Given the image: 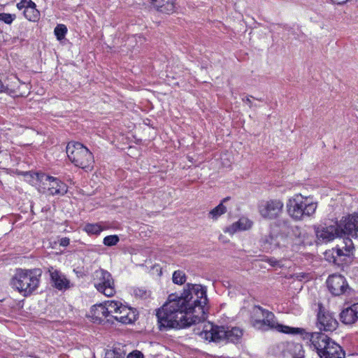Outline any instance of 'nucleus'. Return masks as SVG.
I'll return each instance as SVG.
<instances>
[{
  "instance_id": "37998d69",
  "label": "nucleus",
  "mask_w": 358,
  "mask_h": 358,
  "mask_svg": "<svg viewBox=\"0 0 358 358\" xmlns=\"http://www.w3.org/2000/svg\"><path fill=\"white\" fill-rule=\"evenodd\" d=\"M1 152V147L0 146V152Z\"/></svg>"
},
{
  "instance_id": "39448f33",
  "label": "nucleus",
  "mask_w": 358,
  "mask_h": 358,
  "mask_svg": "<svg viewBox=\"0 0 358 358\" xmlns=\"http://www.w3.org/2000/svg\"><path fill=\"white\" fill-rule=\"evenodd\" d=\"M288 215L295 221H301L315 214L317 203L312 199L301 194L289 198L286 204Z\"/></svg>"
},
{
  "instance_id": "6ab92c4d",
  "label": "nucleus",
  "mask_w": 358,
  "mask_h": 358,
  "mask_svg": "<svg viewBox=\"0 0 358 358\" xmlns=\"http://www.w3.org/2000/svg\"><path fill=\"white\" fill-rule=\"evenodd\" d=\"M340 320L345 324H352L358 320V303L343 309L340 313Z\"/></svg>"
},
{
  "instance_id": "a19ab883",
  "label": "nucleus",
  "mask_w": 358,
  "mask_h": 358,
  "mask_svg": "<svg viewBox=\"0 0 358 358\" xmlns=\"http://www.w3.org/2000/svg\"><path fill=\"white\" fill-rule=\"evenodd\" d=\"M242 101L247 103L250 108L253 106L252 103L249 97L243 98Z\"/></svg>"
},
{
  "instance_id": "423d86ee",
  "label": "nucleus",
  "mask_w": 358,
  "mask_h": 358,
  "mask_svg": "<svg viewBox=\"0 0 358 358\" xmlns=\"http://www.w3.org/2000/svg\"><path fill=\"white\" fill-rule=\"evenodd\" d=\"M69 160L77 167L88 169L92 167L94 156L90 150L83 144L71 141L66 148Z\"/></svg>"
},
{
  "instance_id": "6e6552de",
  "label": "nucleus",
  "mask_w": 358,
  "mask_h": 358,
  "mask_svg": "<svg viewBox=\"0 0 358 358\" xmlns=\"http://www.w3.org/2000/svg\"><path fill=\"white\" fill-rule=\"evenodd\" d=\"M341 245L331 251L327 252L325 257L328 261L334 262L338 266H347L352 261V251L354 249L352 239L348 236L343 235Z\"/></svg>"
},
{
  "instance_id": "4be33fe9",
  "label": "nucleus",
  "mask_w": 358,
  "mask_h": 358,
  "mask_svg": "<svg viewBox=\"0 0 358 358\" xmlns=\"http://www.w3.org/2000/svg\"><path fill=\"white\" fill-rule=\"evenodd\" d=\"M252 222L247 217H241L237 222H234L226 229V232H229L231 234L238 231H244L251 228Z\"/></svg>"
},
{
  "instance_id": "c756f323",
  "label": "nucleus",
  "mask_w": 358,
  "mask_h": 358,
  "mask_svg": "<svg viewBox=\"0 0 358 358\" xmlns=\"http://www.w3.org/2000/svg\"><path fill=\"white\" fill-rule=\"evenodd\" d=\"M84 230L87 233L90 234H99L100 232L103 230V228L101 226L98 224H90L88 223L85 225Z\"/></svg>"
},
{
  "instance_id": "cd10ccee",
  "label": "nucleus",
  "mask_w": 358,
  "mask_h": 358,
  "mask_svg": "<svg viewBox=\"0 0 358 358\" xmlns=\"http://www.w3.org/2000/svg\"><path fill=\"white\" fill-rule=\"evenodd\" d=\"M266 264L272 267H281L280 262L273 259H267L266 260L256 259L253 262V266L259 267L260 268H266Z\"/></svg>"
},
{
  "instance_id": "ea45409f",
  "label": "nucleus",
  "mask_w": 358,
  "mask_h": 358,
  "mask_svg": "<svg viewBox=\"0 0 358 358\" xmlns=\"http://www.w3.org/2000/svg\"><path fill=\"white\" fill-rule=\"evenodd\" d=\"M13 77H15V76H13L11 77H8L6 78V80H5V83L6 84H9V85H15V83L14 82V79L13 78Z\"/></svg>"
},
{
  "instance_id": "79ce46f5",
  "label": "nucleus",
  "mask_w": 358,
  "mask_h": 358,
  "mask_svg": "<svg viewBox=\"0 0 358 358\" xmlns=\"http://www.w3.org/2000/svg\"><path fill=\"white\" fill-rule=\"evenodd\" d=\"M331 1L332 3H334L335 4L341 5V4L345 3L348 0H331Z\"/></svg>"
},
{
  "instance_id": "58836bf2",
  "label": "nucleus",
  "mask_w": 358,
  "mask_h": 358,
  "mask_svg": "<svg viewBox=\"0 0 358 358\" xmlns=\"http://www.w3.org/2000/svg\"><path fill=\"white\" fill-rule=\"evenodd\" d=\"M70 243V240L69 238L64 237L59 240V245L66 247L69 245Z\"/></svg>"
},
{
  "instance_id": "4c0bfd02",
  "label": "nucleus",
  "mask_w": 358,
  "mask_h": 358,
  "mask_svg": "<svg viewBox=\"0 0 358 358\" xmlns=\"http://www.w3.org/2000/svg\"><path fill=\"white\" fill-rule=\"evenodd\" d=\"M134 293L136 296H139L141 298H143L147 296L146 290L140 288L135 289Z\"/></svg>"
},
{
  "instance_id": "c9c22d12",
  "label": "nucleus",
  "mask_w": 358,
  "mask_h": 358,
  "mask_svg": "<svg viewBox=\"0 0 358 358\" xmlns=\"http://www.w3.org/2000/svg\"><path fill=\"white\" fill-rule=\"evenodd\" d=\"M34 2L31 0H21L19 3H17V8L19 10H27V8L30 7Z\"/></svg>"
},
{
  "instance_id": "f704fd0d",
  "label": "nucleus",
  "mask_w": 358,
  "mask_h": 358,
  "mask_svg": "<svg viewBox=\"0 0 358 358\" xmlns=\"http://www.w3.org/2000/svg\"><path fill=\"white\" fill-rule=\"evenodd\" d=\"M15 17L16 16L15 14H10L6 13H0V21H2L8 24H10L15 19Z\"/></svg>"
},
{
  "instance_id": "0eeeda50",
  "label": "nucleus",
  "mask_w": 358,
  "mask_h": 358,
  "mask_svg": "<svg viewBox=\"0 0 358 358\" xmlns=\"http://www.w3.org/2000/svg\"><path fill=\"white\" fill-rule=\"evenodd\" d=\"M35 270H21L12 278L11 285L24 296L31 294L36 289L39 284L38 276L41 274L34 273Z\"/></svg>"
},
{
  "instance_id": "dca6fc26",
  "label": "nucleus",
  "mask_w": 358,
  "mask_h": 358,
  "mask_svg": "<svg viewBox=\"0 0 358 358\" xmlns=\"http://www.w3.org/2000/svg\"><path fill=\"white\" fill-rule=\"evenodd\" d=\"M327 284L329 291L335 296L343 294L348 287L345 278L336 273L329 276Z\"/></svg>"
},
{
  "instance_id": "f8f14e48",
  "label": "nucleus",
  "mask_w": 358,
  "mask_h": 358,
  "mask_svg": "<svg viewBox=\"0 0 358 358\" xmlns=\"http://www.w3.org/2000/svg\"><path fill=\"white\" fill-rule=\"evenodd\" d=\"M278 353L282 358H304V350L300 343H280L277 345Z\"/></svg>"
},
{
  "instance_id": "412c9836",
  "label": "nucleus",
  "mask_w": 358,
  "mask_h": 358,
  "mask_svg": "<svg viewBox=\"0 0 358 358\" xmlns=\"http://www.w3.org/2000/svg\"><path fill=\"white\" fill-rule=\"evenodd\" d=\"M150 4L158 11L170 14L175 10L176 0H148Z\"/></svg>"
},
{
  "instance_id": "2eb2a0df",
  "label": "nucleus",
  "mask_w": 358,
  "mask_h": 358,
  "mask_svg": "<svg viewBox=\"0 0 358 358\" xmlns=\"http://www.w3.org/2000/svg\"><path fill=\"white\" fill-rule=\"evenodd\" d=\"M338 323L332 313L320 310L317 314V326L320 331H333L338 327Z\"/></svg>"
},
{
  "instance_id": "bb28decb",
  "label": "nucleus",
  "mask_w": 358,
  "mask_h": 358,
  "mask_svg": "<svg viewBox=\"0 0 358 358\" xmlns=\"http://www.w3.org/2000/svg\"><path fill=\"white\" fill-rule=\"evenodd\" d=\"M229 199L230 197L229 196L223 199L218 206H217L215 208H214L213 210L210 211L209 215L212 219L217 220V217H219L220 215L226 213L227 208L223 205V203L229 201Z\"/></svg>"
},
{
  "instance_id": "ddd939ff",
  "label": "nucleus",
  "mask_w": 358,
  "mask_h": 358,
  "mask_svg": "<svg viewBox=\"0 0 358 358\" xmlns=\"http://www.w3.org/2000/svg\"><path fill=\"white\" fill-rule=\"evenodd\" d=\"M341 236H348L358 237V214L350 215L343 217L338 224Z\"/></svg>"
},
{
  "instance_id": "7ed1b4c3",
  "label": "nucleus",
  "mask_w": 358,
  "mask_h": 358,
  "mask_svg": "<svg viewBox=\"0 0 358 358\" xmlns=\"http://www.w3.org/2000/svg\"><path fill=\"white\" fill-rule=\"evenodd\" d=\"M201 325V331H199V327L197 331L195 329L194 331L196 334H198L201 338L206 341L213 342L226 341L227 342L236 343L243 336V331L238 327L215 326L210 322H206Z\"/></svg>"
},
{
  "instance_id": "f257e3e1",
  "label": "nucleus",
  "mask_w": 358,
  "mask_h": 358,
  "mask_svg": "<svg viewBox=\"0 0 358 358\" xmlns=\"http://www.w3.org/2000/svg\"><path fill=\"white\" fill-rule=\"evenodd\" d=\"M207 301L206 289L200 285L187 284L179 296L170 294L156 313L160 330L182 329L203 322Z\"/></svg>"
},
{
  "instance_id": "a211bd4d",
  "label": "nucleus",
  "mask_w": 358,
  "mask_h": 358,
  "mask_svg": "<svg viewBox=\"0 0 358 358\" xmlns=\"http://www.w3.org/2000/svg\"><path fill=\"white\" fill-rule=\"evenodd\" d=\"M115 308H117V306L115 301H107L104 304L95 306L93 309L94 315L99 320L106 318L109 315L113 317V313L115 312Z\"/></svg>"
},
{
  "instance_id": "b1692460",
  "label": "nucleus",
  "mask_w": 358,
  "mask_h": 358,
  "mask_svg": "<svg viewBox=\"0 0 358 358\" xmlns=\"http://www.w3.org/2000/svg\"><path fill=\"white\" fill-rule=\"evenodd\" d=\"M276 234H270L262 238V243L266 250H273L279 247L280 243Z\"/></svg>"
},
{
  "instance_id": "f3484780",
  "label": "nucleus",
  "mask_w": 358,
  "mask_h": 358,
  "mask_svg": "<svg viewBox=\"0 0 358 358\" xmlns=\"http://www.w3.org/2000/svg\"><path fill=\"white\" fill-rule=\"evenodd\" d=\"M315 234L319 241L325 243L331 241L336 237L341 236L338 224L318 227L315 231Z\"/></svg>"
},
{
  "instance_id": "72a5a7b5",
  "label": "nucleus",
  "mask_w": 358,
  "mask_h": 358,
  "mask_svg": "<svg viewBox=\"0 0 358 358\" xmlns=\"http://www.w3.org/2000/svg\"><path fill=\"white\" fill-rule=\"evenodd\" d=\"M119 237L117 235L107 236L103 238V244L106 246L115 245L119 242Z\"/></svg>"
},
{
  "instance_id": "20e7f679",
  "label": "nucleus",
  "mask_w": 358,
  "mask_h": 358,
  "mask_svg": "<svg viewBox=\"0 0 358 358\" xmlns=\"http://www.w3.org/2000/svg\"><path fill=\"white\" fill-rule=\"evenodd\" d=\"M306 337L320 358H345L341 347L324 334L313 332L306 334Z\"/></svg>"
},
{
  "instance_id": "4468645a",
  "label": "nucleus",
  "mask_w": 358,
  "mask_h": 358,
  "mask_svg": "<svg viewBox=\"0 0 358 358\" xmlns=\"http://www.w3.org/2000/svg\"><path fill=\"white\" fill-rule=\"evenodd\" d=\"M117 308L113 313V317L122 324H131L136 320V310L127 306L122 305L120 302L115 301Z\"/></svg>"
},
{
  "instance_id": "c85d7f7f",
  "label": "nucleus",
  "mask_w": 358,
  "mask_h": 358,
  "mask_svg": "<svg viewBox=\"0 0 358 358\" xmlns=\"http://www.w3.org/2000/svg\"><path fill=\"white\" fill-rule=\"evenodd\" d=\"M293 233L296 236V244H306L307 233L303 231L301 228L295 227L293 229Z\"/></svg>"
},
{
  "instance_id": "7c9ffc66",
  "label": "nucleus",
  "mask_w": 358,
  "mask_h": 358,
  "mask_svg": "<svg viewBox=\"0 0 358 358\" xmlns=\"http://www.w3.org/2000/svg\"><path fill=\"white\" fill-rule=\"evenodd\" d=\"M125 354L121 349L108 350L103 358H124Z\"/></svg>"
},
{
  "instance_id": "9d476101",
  "label": "nucleus",
  "mask_w": 358,
  "mask_h": 358,
  "mask_svg": "<svg viewBox=\"0 0 358 358\" xmlns=\"http://www.w3.org/2000/svg\"><path fill=\"white\" fill-rule=\"evenodd\" d=\"M283 202L278 199L263 200L258 205L260 215L267 220L277 219L282 213Z\"/></svg>"
},
{
  "instance_id": "f03ea898",
  "label": "nucleus",
  "mask_w": 358,
  "mask_h": 358,
  "mask_svg": "<svg viewBox=\"0 0 358 358\" xmlns=\"http://www.w3.org/2000/svg\"><path fill=\"white\" fill-rule=\"evenodd\" d=\"M252 324L255 329L262 331L275 329L279 332L288 334H303L304 332V329L301 328L291 327L278 324L272 312L260 306H255L253 309Z\"/></svg>"
},
{
  "instance_id": "473e14b6",
  "label": "nucleus",
  "mask_w": 358,
  "mask_h": 358,
  "mask_svg": "<svg viewBox=\"0 0 358 358\" xmlns=\"http://www.w3.org/2000/svg\"><path fill=\"white\" fill-rule=\"evenodd\" d=\"M67 28L64 24H58L55 28L54 32L58 40H62L64 38L67 33Z\"/></svg>"
},
{
  "instance_id": "aec40b11",
  "label": "nucleus",
  "mask_w": 358,
  "mask_h": 358,
  "mask_svg": "<svg viewBox=\"0 0 358 358\" xmlns=\"http://www.w3.org/2000/svg\"><path fill=\"white\" fill-rule=\"evenodd\" d=\"M49 271L53 287L62 291L66 290L70 288V281L64 275L60 273L58 270H54L53 271L49 270Z\"/></svg>"
},
{
  "instance_id": "393cba45",
  "label": "nucleus",
  "mask_w": 358,
  "mask_h": 358,
  "mask_svg": "<svg viewBox=\"0 0 358 358\" xmlns=\"http://www.w3.org/2000/svg\"><path fill=\"white\" fill-rule=\"evenodd\" d=\"M15 85L4 84L0 80V93H6L10 96L15 95L17 90L19 87L20 80L17 77H13Z\"/></svg>"
},
{
  "instance_id": "1a4fd4ad",
  "label": "nucleus",
  "mask_w": 358,
  "mask_h": 358,
  "mask_svg": "<svg viewBox=\"0 0 358 358\" xmlns=\"http://www.w3.org/2000/svg\"><path fill=\"white\" fill-rule=\"evenodd\" d=\"M94 287L106 296H112L115 293L114 280L107 270H96Z\"/></svg>"
},
{
  "instance_id": "9b49d317",
  "label": "nucleus",
  "mask_w": 358,
  "mask_h": 358,
  "mask_svg": "<svg viewBox=\"0 0 358 358\" xmlns=\"http://www.w3.org/2000/svg\"><path fill=\"white\" fill-rule=\"evenodd\" d=\"M31 176L39 182H48V192L50 195L64 196L68 192L67 185L57 178L43 173H34L31 174Z\"/></svg>"
},
{
  "instance_id": "5701e85b",
  "label": "nucleus",
  "mask_w": 358,
  "mask_h": 358,
  "mask_svg": "<svg viewBox=\"0 0 358 358\" xmlns=\"http://www.w3.org/2000/svg\"><path fill=\"white\" fill-rule=\"evenodd\" d=\"M273 233L286 234L289 233L290 228V222L288 219L278 220L271 225Z\"/></svg>"
},
{
  "instance_id": "a878e982",
  "label": "nucleus",
  "mask_w": 358,
  "mask_h": 358,
  "mask_svg": "<svg viewBox=\"0 0 358 358\" xmlns=\"http://www.w3.org/2000/svg\"><path fill=\"white\" fill-rule=\"evenodd\" d=\"M24 17L31 22H38L40 20V12L36 9V5L34 3L27 10H24Z\"/></svg>"
},
{
  "instance_id": "2f4dec72",
  "label": "nucleus",
  "mask_w": 358,
  "mask_h": 358,
  "mask_svg": "<svg viewBox=\"0 0 358 358\" xmlns=\"http://www.w3.org/2000/svg\"><path fill=\"white\" fill-rule=\"evenodd\" d=\"M186 280V276L182 270H176L173 274V281L176 284L182 285Z\"/></svg>"
},
{
  "instance_id": "e433bc0d",
  "label": "nucleus",
  "mask_w": 358,
  "mask_h": 358,
  "mask_svg": "<svg viewBox=\"0 0 358 358\" xmlns=\"http://www.w3.org/2000/svg\"><path fill=\"white\" fill-rule=\"evenodd\" d=\"M127 358H144V355L141 351L134 350L127 355Z\"/></svg>"
}]
</instances>
